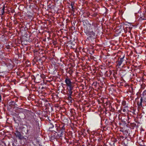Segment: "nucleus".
<instances>
[{
    "mask_svg": "<svg viewBox=\"0 0 146 146\" xmlns=\"http://www.w3.org/2000/svg\"><path fill=\"white\" fill-rule=\"evenodd\" d=\"M66 86L68 87L72 85V83L71 82L70 79L68 78H66L65 80Z\"/></svg>",
    "mask_w": 146,
    "mask_h": 146,
    "instance_id": "nucleus-1",
    "label": "nucleus"
},
{
    "mask_svg": "<svg viewBox=\"0 0 146 146\" xmlns=\"http://www.w3.org/2000/svg\"><path fill=\"white\" fill-rule=\"evenodd\" d=\"M15 134L16 137H18L19 139H21L23 138L21 133L18 131H16Z\"/></svg>",
    "mask_w": 146,
    "mask_h": 146,
    "instance_id": "nucleus-2",
    "label": "nucleus"
},
{
    "mask_svg": "<svg viewBox=\"0 0 146 146\" xmlns=\"http://www.w3.org/2000/svg\"><path fill=\"white\" fill-rule=\"evenodd\" d=\"M124 58L125 56L124 55L123 57L118 59V60L117 61V65L119 66H120L122 64V63L123 62L124 60L123 59Z\"/></svg>",
    "mask_w": 146,
    "mask_h": 146,
    "instance_id": "nucleus-3",
    "label": "nucleus"
},
{
    "mask_svg": "<svg viewBox=\"0 0 146 146\" xmlns=\"http://www.w3.org/2000/svg\"><path fill=\"white\" fill-rule=\"evenodd\" d=\"M91 26V25H87V27H85V30L86 32V33H88V32L90 31V26Z\"/></svg>",
    "mask_w": 146,
    "mask_h": 146,
    "instance_id": "nucleus-4",
    "label": "nucleus"
},
{
    "mask_svg": "<svg viewBox=\"0 0 146 146\" xmlns=\"http://www.w3.org/2000/svg\"><path fill=\"white\" fill-rule=\"evenodd\" d=\"M64 132V129H61L58 132L59 135H60V136H62L63 135Z\"/></svg>",
    "mask_w": 146,
    "mask_h": 146,
    "instance_id": "nucleus-5",
    "label": "nucleus"
},
{
    "mask_svg": "<svg viewBox=\"0 0 146 146\" xmlns=\"http://www.w3.org/2000/svg\"><path fill=\"white\" fill-rule=\"evenodd\" d=\"M68 87L69 88L68 91H72L73 89V86L72 85L70 86H68Z\"/></svg>",
    "mask_w": 146,
    "mask_h": 146,
    "instance_id": "nucleus-6",
    "label": "nucleus"
},
{
    "mask_svg": "<svg viewBox=\"0 0 146 146\" xmlns=\"http://www.w3.org/2000/svg\"><path fill=\"white\" fill-rule=\"evenodd\" d=\"M142 101H143V98H141V99H140V102L139 104V106H142Z\"/></svg>",
    "mask_w": 146,
    "mask_h": 146,
    "instance_id": "nucleus-7",
    "label": "nucleus"
},
{
    "mask_svg": "<svg viewBox=\"0 0 146 146\" xmlns=\"http://www.w3.org/2000/svg\"><path fill=\"white\" fill-rule=\"evenodd\" d=\"M72 91H68V95H71L72 94Z\"/></svg>",
    "mask_w": 146,
    "mask_h": 146,
    "instance_id": "nucleus-8",
    "label": "nucleus"
},
{
    "mask_svg": "<svg viewBox=\"0 0 146 146\" xmlns=\"http://www.w3.org/2000/svg\"><path fill=\"white\" fill-rule=\"evenodd\" d=\"M69 96H68V98L69 99V100L70 99H71V95H68Z\"/></svg>",
    "mask_w": 146,
    "mask_h": 146,
    "instance_id": "nucleus-9",
    "label": "nucleus"
},
{
    "mask_svg": "<svg viewBox=\"0 0 146 146\" xmlns=\"http://www.w3.org/2000/svg\"><path fill=\"white\" fill-rule=\"evenodd\" d=\"M125 109H123V111L124 112V111H125Z\"/></svg>",
    "mask_w": 146,
    "mask_h": 146,
    "instance_id": "nucleus-10",
    "label": "nucleus"
},
{
    "mask_svg": "<svg viewBox=\"0 0 146 146\" xmlns=\"http://www.w3.org/2000/svg\"><path fill=\"white\" fill-rule=\"evenodd\" d=\"M6 64V65H7V66H8L7 65V64Z\"/></svg>",
    "mask_w": 146,
    "mask_h": 146,
    "instance_id": "nucleus-11",
    "label": "nucleus"
}]
</instances>
